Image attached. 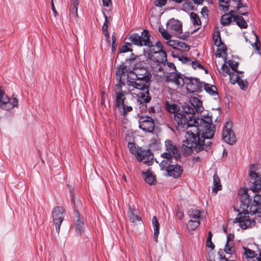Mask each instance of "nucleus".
I'll return each instance as SVG.
<instances>
[{"mask_svg": "<svg viewBox=\"0 0 261 261\" xmlns=\"http://www.w3.org/2000/svg\"><path fill=\"white\" fill-rule=\"evenodd\" d=\"M224 250L226 253L232 254L234 251V248L232 246V243L227 242L225 246Z\"/></svg>", "mask_w": 261, "mask_h": 261, "instance_id": "obj_41", "label": "nucleus"}, {"mask_svg": "<svg viewBox=\"0 0 261 261\" xmlns=\"http://www.w3.org/2000/svg\"><path fill=\"white\" fill-rule=\"evenodd\" d=\"M200 224L199 220H190L187 225L188 228L190 230H193L196 229Z\"/></svg>", "mask_w": 261, "mask_h": 261, "instance_id": "obj_34", "label": "nucleus"}, {"mask_svg": "<svg viewBox=\"0 0 261 261\" xmlns=\"http://www.w3.org/2000/svg\"><path fill=\"white\" fill-rule=\"evenodd\" d=\"M126 80L127 84L129 86L128 91L132 95H136L138 102L142 104L150 101V78L147 74V71L145 72V75L139 77L138 74L134 73L130 68Z\"/></svg>", "mask_w": 261, "mask_h": 261, "instance_id": "obj_3", "label": "nucleus"}, {"mask_svg": "<svg viewBox=\"0 0 261 261\" xmlns=\"http://www.w3.org/2000/svg\"><path fill=\"white\" fill-rule=\"evenodd\" d=\"M84 223L79 218L75 222V229L77 233H82L84 230Z\"/></svg>", "mask_w": 261, "mask_h": 261, "instance_id": "obj_29", "label": "nucleus"}, {"mask_svg": "<svg viewBox=\"0 0 261 261\" xmlns=\"http://www.w3.org/2000/svg\"><path fill=\"white\" fill-rule=\"evenodd\" d=\"M189 216L191 219L199 220L200 217V211L197 209H191L188 212Z\"/></svg>", "mask_w": 261, "mask_h": 261, "instance_id": "obj_27", "label": "nucleus"}, {"mask_svg": "<svg viewBox=\"0 0 261 261\" xmlns=\"http://www.w3.org/2000/svg\"><path fill=\"white\" fill-rule=\"evenodd\" d=\"M233 21L236 22L238 25L241 28L245 29L247 27V23L244 19L241 16L235 15L233 17Z\"/></svg>", "mask_w": 261, "mask_h": 261, "instance_id": "obj_26", "label": "nucleus"}, {"mask_svg": "<svg viewBox=\"0 0 261 261\" xmlns=\"http://www.w3.org/2000/svg\"><path fill=\"white\" fill-rule=\"evenodd\" d=\"M203 86L206 92L210 95H217V88L216 86L211 85L208 84H204Z\"/></svg>", "mask_w": 261, "mask_h": 261, "instance_id": "obj_28", "label": "nucleus"}, {"mask_svg": "<svg viewBox=\"0 0 261 261\" xmlns=\"http://www.w3.org/2000/svg\"><path fill=\"white\" fill-rule=\"evenodd\" d=\"M122 107L123 108H120L118 109L120 115L122 116H125L128 112L132 111L133 110L132 107L125 106L124 104L123 106H122Z\"/></svg>", "mask_w": 261, "mask_h": 261, "instance_id": "obj_37", "label": "nucleus"}, {"mask_svg": "<svg viewBox=\"0 0 261 261\" xmlns=\"http://www.w3.org/2000/svg\"><path fill=\"white\" fill-rule=\"evenodd\" d=\"M244 253L246 254L247 257L253 258L256 256L255 252L250 249L247 248H244Z\"/></svg>", "mask_w": 261, "mask_h": 261, "instance_id": "obj_42", "label": "nucleus"}, {"mask_svg": "<svg viewBox=\"0 0 261 261\" xmlns=\"http://www.w3.org/2000/svg\"><path fill=\"white\" fill-rule=\"evenodd\" d=\"M167 109L170 113H174V120L176 129L180 132L186 130V140L182 146L188 153L194 150L199 152L202 150L207 151L211 143L205 139L213 137L215 126L212 123L211 117H204L199 118L194 117L193 108L189 105L184 106L182 110H178L175 104H167Z\"/></svg>", "mask_w": 261, "mask_h": 261, "instance_id": "obj_1", "label": "nucleus"}, {"mask_svg": "<svg viewBox=\"0 0 261 261\" xmlns=\"http://www.w3.org/2000/svg\"><path fill=\"white\" fill-rule=\"evenodd\" d=\"M255 38H256V42H255L254 44H252V46H253V47H255V48H256V49H258H258H259V46H260V42H259V41H258V40H257V35H255Z\"/></svg>", "mask_w": 261, "mask_h": 261, "instance_id": "obj_52", "label": "nucleus"}, {"mask_svg": "<svg viewBox=\"0 0 261 261\" xmlns=\"http://www.w3.org/2000/svg\"><path fill=\"white\" fill-rule=\"evenodd\" d=\"M167 3V0H156L154 5L158 7H162Z\"/></svg>", "mask_w": 261, "mask_h": 261, "instance_id": "obj_48", "label": "nucleus"}, {"mask_svg": "<svg viewBox=\"0 0 261 261\" xmlns=\"http://www.w3.org/2000/svg\"><path fill=\"white\" fill-rule=\"evenodd\" d=\"M103 5L105 7H109L110 4L111 3V0H102Z\"/></svg>", "mask_w": 261, "mask_h": 261, "instance_id": "obj_56", "label": "nucleus"}, {"mask_svg": "<svg viewBox=\"0 0 261 261\" xmlns=\"http://www.w3.org/2000/svg\"><path fill=\"white\" fill-rule=\"evenodd\" d=\"M229 81L231 84L234 85L236 84L241 77H243V76H239L234 71L229 73Z\"/></svg>", "mask_w": 261, "mask_h": 261, "instance_id": "obj_30", "label": "nucleus"}, {"mask_svg": "<svg viewBox=\"0 0 261 261\" xmlns=\"http://www.w3.org/2000/svg\"><path fill=\"white\" fill-rule=\"evenodd\" d=\"M79 5V0H71L70 6L69 17L75 19L78 17L77 9Z\"/></svg>", "mask_w": 261, "mask_h": 261, "instance_id": "obj_21", "label": "nucleus"}, {"mask_svg": "<svg viewBox=\"0 0 261 261\" xmlns=\"http://www.w3.org/2000/svg\"><path fill=\"white\" fill-rule=\"evenodd\" d=\"M219 6L224 11H227L230 5H228L229 0H219Z\"/></svg>", "mask_w": 261, "mask_h": 261, "instance_id": "obj_39", "label": "nucleus"}, {"mask_svg": "<svg viewBox=\"0 0 261 261\" xmlns=\"http://www.w3.org/2000/svg\"><path fill=\"white\" fill-rule=\"evenodd\" d=\"M152 223L154 231V237L155 241H158V237L159 234V226L160 224L155 216H154L152 219Z\"/></svg>", "mask_w": 261, "mask_h": 261, "instance_id": "obj_25", "label": "nucleus"}, {"mask_svg": "<svg viewBox=\"0 0 261 261\" xmlns=\"http://www.w3.org/2000/svg\"><path fill=\"white\" fill-rule=\"evenodd\" d=\"M136 159L139 162L144 161V163L149 165L152 163L153 154L149 150H142L141 148Z\"/></svg>", "mask_w": 261, "mask_h": 261, "instance_id": "obj_17", "label": "nucleus"}, {"mask_svg": "<svg viewBox=\"0 0 261 261\" xmlns=\"http://www.w3.org/2000/svg\"><path fill=\"white\" fill-rule=\"evenodd\" d=\"M218 47L216 56L217 57H222L224 58V59H226L227 57V53H226V46L223 43L221 45H219V46H217Z\"/></svg>", "mask_w": 261, "mask_h": 261, "instance_id": "obj_24", "label": "nucleus"}, {"mask_svg": "<svg viewBox=\"0 0 261 261\" xmlns=\"http://www.w3.org/2000/svg\"><path fill=\"white\" fill-rule=\"evenodd\" d=\"M233 238L234 235L232 234H229L227 237V242L232 243Z\"/></svg>", "mask_w": 261, "mask_h": 261, "instance_id": "obj_54", "label": "nucleus"}, {"mask_svg": "<svg viewBox=\"0 0 261 261\" xmlns=\"http://www.w3.org/2000/svg\"><path fill=\"white\" fill-rule=\"evenodd\" d=\"M156 47L157 51H153L154 54H148V59L150 62L153 70L158 72L164 70L167 61V55L166 52L163 50L160 42L156 43Z\"/></svg>", "mask_w": 261, "mask_h": 261, "instance_id": "obj_4", "label": "nucleus"}, {"mask_svg": "<svg viewBox=\"0 0 261 261\" xmlns=\"http://www.w3.org/2000/svg\"><path fill=\"white\" fill-rule=\"evenodd\" d=\"M190 17L194 25H201V21L198 15L194 12L191 13Z\"/></svg>", "mask_w": 261, "mask_h": 261, "instance_id": "obj_35", "label": "nucleus"}, {"mask_svg": "<svg viewBox=\"0 0 261 261\" xmlns=\"http://www.w3.org/2000/svg\"><path fill=\"white\" fill-rule=\"evenodd\" d=\"M232 123L227 121L224 125L222 132V139L229 144L232 145L237 141L234 133L232 130Z\"/></svg>", "mask_w": 261, "mask_h": 261, "instance_id": "obj_8", "label": "nucleus"}, {"mask_svg": "<svg viewBox=\"0 0 261 261\" xmlns=\"http://www.w3.org/2000/svg\"><path fill=\"white\" fill-rule=\"evenodd\" d=\"M190 64H191L193 68L194 69H196L197 67L199 68L200 69H203V67L202 65H201L198 62L195 61H192Z\"/></svg>", "mask_w": 261, "mask_h": 261, "instance_id": "obj_49", "label": "nucleus"}, {"mask_svg": "<svg viewBox=\"0 0 261 261\" xmlns=\"http://www.w3.org/2000/svg\"><path fill=\"white\" fill-rule=\"evenodd\" d=\"M177 47H180L185 49H186L187 48L188 50L190 48V46L189 45H187L185 43L182 42H179V41H178Z\"/></svg>", "mask_w": 261, "mask_h": 261, "instance_id": "obj_51", "label": "nucleus"}, {"mask_svg": "<svg viewBox=\"0 0 261 261\" xmlns=\"http://www.w3.org/2000/svg\"><path fill=\"white\" fill-rule=\"evenodd\" d=\"M229 66L231 67L234 71L237 70V68L239 66V63L232 60H229L228 62Z\"/></svg>", "mask_w": 261, "mask_h": 261, "instance_id": "obj_46", "label": "nucleus"}, {"mask_svg": "<svg viewBox=\"0 0 261 261\" xmlns=\"http://www.w3.org/2000/svg\"><path fill=\"white\" fill-rule=\"evenodd\" d=\"M193 3L195 4H201L203 2L204 0H192Z\"/></svg>", "mask_w": 261, "mask_h": 261, "instance_id": "obj_58", "label": "nucleus"}, {"mask_svg": "<svg viewBox=\"0 0 261 261\" xmlns=\"http://www.w3.org/2000/svg\"><path fill=\"white\" fill-rule=\"evenodd\" d=\"M122 87L120 85H116L114 89L116 95L115 107L118 110L123 108L122 106L124 104V101L125 98L124 95L127 93L126 91H122Z\"/></svg>", "mask_w": 261, "mask_h": 261, "instance_id": "obj_15", "label": "nucleus"}, {"mask_svg": "<svg viewBox=\"0 0 261 261\" xmlns=\"http://www.w3.org/2000/svg\"><path fill=\"white\" fill-rule=\"evenodd\" d=\"M130 68L125 65H121L117 67L116 73V79L118 82L116 85H120L121 87L125 85V81L128 77Z\"/></svg>", "mask_w": 261, "mask_h": 261, "instance_id": "obj_12", "label": "nucleus"}, {"mask_svg": "<svg viewBox=\"0 0 261 261\" xmlns=\"http://www.w3.org/2000/svg\"><path fill=\"white\" fill-rule=\"evenodd\" d=\"M183 62L184 63H188V62H190V60L188 58L186 57L183 58Z\"/></svg>", "mask_w": 261, "mask_h": 261, "instance_id": "obj_62", "label": "nucleus"}, {"mask_svg": "<svg viewBox=\"0 0 261 261\" xmlns=\"http://www.w3.org/2000/svg\"><path fill=\"white\" fill-rule=\"evenodd\" d=\"M206 246L208 248H210L211 249H213L215 247V245L213 243L212 241L206 242Z\"/></svg>", "mask_w": 261, "mask_h": 261, "instance_id": "obj_55", "label": "nucleus"}, {"mask_svg": "<svg viewBox=\"0 0 261 261\" xmlns=\"http://www.w3.org/2000/svg\"><path fill=\"white\" fill-rule=\"evenodd\" d=\"M167 29L175 36L183 40H186L189 36L181 35L182 34V23L174 19H170L167 23Z\"/></svg>", "mask_w": 261, "mask_h": 261, "instance_id": "obj_9", "label": "nucleus"}, {"mask_svg": "<svg viewBox=\"0 0 261 261\" xmlns=\"http://www.w3.org/2000/svg\"><path fill=\"white\" fill-rule=\"evenodd\" d=\"M185 77L184 75L176 72H171L166 76V81L175 84L177 88L181 87L185 84Z\"/></svg>", "mask_w": 261, "mask_h": 261, "instance_id": "obj_14", "label": "nucleus"}, {"mask_svg": "<svg viewBox=\"0 0 261 261\" xmlns=\"http://www.w3.org/2000/svg\"><path fill=\"white\" fill-rule=\"evenodd\" d=\"M112 43L113 44H115L116 41V38L115 36V35H113L112 36Z\"/></svg>", "mask_w": 261, "mask_h": 261, "instance_id": "obj_61", "label": "nucleus"}, {"mask_svg": "<svg viewBox=\"0 0 261 261\" xmlns=\"http://www.w3.org/2000/svg\"><path fill=\"white\" fill-rule=\"evenodd\" d=\"M166 152L161 156L163 158L173 159L175 161L180 158L181 154L178 147L172 143L171 140H167L165 142Z\"/></svg>", "mask_w": 261, "mask_h": 261, "instance_id": "obj_6", "label": "nucleus"}, {"mask_svg": "<svg viewBox=\"0 0 261 261\" xmlns=\"http://www.w3.org/2000/svg\"><path fill=\"white\" fill-rule=\"evenodd\" d=\"M128 147L129 148V150L130 153L132 154H134L136 158L137 155L138 154L141 148L137 147L134 143H130V142L128 143Z\"/></svg>", "mask_w": 261, "mask_h": 261, "instance_id": "obj_31", "label": "nucleus"}, {"mask_svg": "<svg viewBox=\"0 0 261 261\" xmlns=\"http://www.w3.org/2000/svg\"><path fill=\"white\" fill-rule=\"evenodd\" d=\"M64 217V209L61 206H57L53 210V219L57 232L59 233L60 226Z\"/></svg>", "mask_w": 261, "mask_h": 261, "instance_id": "obj_11", "label": "nucleus"}, {"mask_svg": "<svg viewBox=\"0 0 261 261\" xmlns=\"http://www.w3.org/2000/svg\"><path fill=\"white\" fill-rule=\"evenodd\" d=\"M249 176L250 178L254 180L252 183L251 190L255 193L261 192V175H258L256 172L253 171L249 172Z\"/></svg>", "mask_w": 261, "mask_h": 261, "instance_id": "obj_16", "label": "nucleus"}, {"mask_svg": "<svg viewBox=\"0 0 261 261\" xmlns=\"http://www.w3.org/2000/svg\"><path fill=\"white\" fill-rule=\"evenodd\" d=\"M237 11L238 13L241 15H245L247 14V7L244 5L242 3H237Z\"/></svg>", "mask_w": 261, "mask_h": 261, "instance_id": "obj_32", "label": "nucleus"}, {"mask_svg": "<svg viewBox=\"0 0 261 261\" xmlns=\"http://www.w3.org/2000/svg\"><path fill=\"white\" fill-rule=\"evenodd\" d=\"M177 41H174L171 40H170L167 42L168 45L174 48H176L177 47Z\"/></svg>", "mask_w": 261, "mask_h": 261, "instance_id": "obj_50", "label": "nucleus"}, {"mask_svg": "<svg viewBox=\"0 0 261 261\" xmlns=\"http://www.w3.org/2000/svg\"><path fill=\"white\" fill-rule=\"evenodd\" d=\"M139 127L144 132L152 133L154 129V120L149 116L141 117L139 120Z\"/></svg>", "mask_w": 261, "mask_h": 261, "instance_id": "obj_13", "label": "nucleus"}, {"mask_svg": "<svg viewBox=\"0 0 261 261\" xmlns=\"http://www.w3.org/2000/svg\"><path fill=\"white\" fill-rule=\"evenodd\" d=\"M159 32L161 34L162 37L166 40H169L172 37V35H170L166 30L159 28Z\"/></svg>", "mask_w": 261, "mask_h": 261, "instance_id": "obj_40", "label": "nucleus"}, {"mask_svg": "<svg viewBox=\"0 0 261 261\" xmlns=\"http://www.w3.org/2000/svg\"><path fill=\"white\" fill-rule=\"evenodd\" d=\"M139 214V211L135 205H129L128 215L129 220L132 222L135 223L137 221H141Z\"/></svg>", "mask_w": 261, "mask_h": 261, "instance_id": "obj_19", "label": "nucleus"}, {"mask_svg": "<svg viewBox=\"0 0 261 261\" xmlns=\"http://www.w3.org/2000/svg\"><path fill=\"white\" fill-rule=\"evenodd\" d=\"M104 34L107 38L108 42L110 43V36L109 35L108 31L104 32Z\"/></svg>", "mask_w": 261, "mask_h": 261, "instance_id": "obj_59", "label": "nucleus"}, {"mask_svg": "<svg viewBox=\"0 0 261 261\" xmlns=\"http://www.w3.org/2000/svg\"><path fill=\"white\" fill-rule=\"evenodd\" d=\"M149 32L147 30H144L142 32L141 35L133 34L128 38L129 40L138 46H146L150 48L148 54H154L153 51H157L156 44L153 45L150 41Z\"/></svg>", "mask_w": 261, "mask_h": 261, "instance_id": "obj_5", "label": "nucleus"}, {"mask_svg": "<svg viewBox=\"0 0 261 261\" xmlns=\"http://www.w3.org/2000/svg\"><path fill=\"white\" fill-rule=\"evenodd\" d=\"M222 190V185L221 184L220 179L217 174H215L213 176V188L212 192L216 194L218 191Z\"/></svg>", "mask_w": 261, "mask_h": 261, "instance_id": "obj_22", "label": "nucleus"}, {"mask_svg": "<svg viewBox=\"0 0 261 261\" xmlns=\"http://www.w3.org/2000/svg\"><path fill=\"white\" fill-rule=\"evenodd\" d=\"M207 12H208V10L206 7H204L202 9L201 13L203 14H205L206 15H207Z\"/></svg>", "mask_w": 261, "mask_h": 261, "instance_id": "obj_60", "label": "nucleus"}, {"mask_svg": "<svg viewBox=\"0 0 261 261\" xmlns=\"http://www.w3.org/2000/svg\"><path fill=\"white\" fill-rule=\"evenodd\" d=\"M233 11H231L229 13L224 14L222 16L221 19V23L223 25H229L233 18L234 16Z\"/></svg>", "mask_w": 261, "mask_h": 261, "instance_id": "obj_23", "label": "nucleus"}, {"mask_svg": "<svg viewBox=\"0 0 261 261\" xmlns=\"http://www.w3.org/2000/svg\"><path fill=\"white\" fill-rule=\"evenodd\" d=\"M53 1L54 0H51V10H52V11L54 12V16L55 17H56L57 16V15H58V12L56 10Z\"/></svg>", "mask_w": 261, "mask_h": 261, "instance_id": "obj_53", "label": "nucleus"}, {"mask_svg": "<svg viewBox=\"0 0 261 261\" xmlns=\"http://www.w3.org/2000/svg\"><path fill=\"white\" fill-rule=\"evenodd\" d=\"M115 45H116V44H113L112 43V51L113 52H114L115 51Z\"/></svg>", "mask_w": 261, "mask_h": 261, "instance_id": "obj_63", "label": "nucleus"}, {"mask_svg": "<svg viewBox=\"0 0 261 261\" xmlns=\"http://www.w3.org/2000/svg\"><path fill=\"white\" fill-rule=\"evenodd\" d=\"M256 259L258 261H261V253H259L258 256L256 257Z\"/></svg>", "mask_w": 261, "mask_h": 261, "instance_id": "obj_64", "label": "nucleus"}, {"mask_svg": "<svg viewBox=\"0 0 261 261\" xmlns=\"http://www.w3.org/2000/svg\"><path fill=\"white\" fill-rule=\"evenodd\" d=\"M18 105L16 97L10 99L5 93L2 87L0 86V108L7 111L10 110Z\"/></svg>", "mask_w": 261, "mask_h": 261, "instance_id": "obj_7", "label": "nucleus"}, {"mask_svg": "<svg viewBox=\"0 0 261 261\" xmlns=\"http://www.w3.org/2000/svg\"><path fill=\"white\" fill-rule=\"evenodd\" d=\"M145 180L149 185L154 184L155 180V176L151 173H147L145 177Z\"/></svg>", "mask_w": 261, "mask_h": 261, "instance_id": "obj_36", "label": "nucleus"}, {"mask_svg": "<svg viewBox=\"0 0 261 261\" xmlns=\"http://www.w3.org/2000/svg\"><path fill=\"white\" fill-rule=\"evenodd\" d=\"M172 160H173V159L164 158V160H163L160 163V167L161 169H164L166 168V169L168 165H171L170 164L173 163Z\"/></svg>", "mask_w": 261, "mask_h": 261, "instance_id": "obj_38", "label": "nucleus"}, {"mask_svg": "<svg viewBox=\"0 0 261 261\" xmlns=\"http://www.w3.org/2000/svg\"><path fill=\"white\" fill-rule=\"evenodd\" d=\"M190 102L193 107L194 112H197V113H201L203 111L204 108L202 107V101H200L197 97H192L190 99ZM191 108V107L189 106Z\"/></svg>", "mask_w": 261, "mask_h": 261, "instance_id": "obj_20", "label": "nucleus"}, {"mask_svg": "<svg viewBox=\"0 0 261 261\" xmlns=\"http://www.w3.org/2000/svg\"><path fill=\"white\" fill-rule=\"evenodd\" d=\"M104 16H105V22L102 27V30L103 33L108 31V16L107 15H106L105 14H104Z\"/></svg>", "mask_w": 261, "mask_h": 261, "instance_id": "obj_47", "label": "nucleus"}, {"mask_svg": "<svg viewBox=\"0 0 261 261\" xmlns=\"http://www.w3.org/2000/svg\"><path fill=\"white\" fill-rule=\"evenodd\" d=\"M238 195L240 196V207L242 211L239 212L233 223H239L242 229H246L252 227L255 224L254 220L250 219L248 215L249 213L255 214L259 213L261 211V195H255L252 201L246 189H241L239 191Z\"/></svg>", "mask_w": 261, "mask_h": 261, "instance_id": "obj_2", "label": "nucleus"}, {"mask_svg": "<svg viewBox=\"0 0 261 261\" xmlns=\"http://www.w3.org/2000/svg\"><path fill=\"white\" fill-rule=\"evenodd\" d=\"M131 44L130 43H127L125 45H123L121 47V48L119 49V53H126L129 51L132 50L128 46H130Z\"/></svg>", "mask_w": 261, "mask_h": 261, "instance_id": "obj_45", "label": "nucleus"}, {"mask_svg": "<svg viewBox=\"0 0 261 261\" xmlns=\"http://www.w3.org/2000/svg\"><path fill=\"white\" fill-rule=\"evenodd\" d=\"M166 170L169 176L174 178L179 177L183 171L182 168L177 164L168 165Z\"/></svg>", "mask_w": 261, "mask_h": 261, "instance_id": "obj_18", "label": "nucleus"}, {"mask_svg": "<svg viewBox=\"0 0 261 261\" xmlns=\"http://www.w3.org/2000/svg\"><path fill=\"white\" fill-rule=\"evenodd\" d=\"M220 73L223 74V75L226 76V74H229L230 72L229 68L225 64H224L219 71Z\"/></svg>", "mask_w": 261, "mask_h": 261, "instance_id": "obj_43", "label": "nucleus"}, {"mask_svg": "<svg viewBox=\"0 0 261 261\" xmlns=\"http://www.w3.org/2000/svg\"><path fill=\"white\" fill-rule=\"evenodd\" d=\"M185 84L186 85V89L189 93H194L201 91L203 83L200 82L198 79L186 77Z\"/></svg>", "mask_w": 261, "mask_h": 261, "instance_id": "obj_10", "label": "nucleus"}, {"mask_svg": "<svg viewBox=\"0 0 261 261\" xmlns=\"http://www.w3.org/2000/svg\"><path fill=\"white\" fill-rule=\"evenodd\" d=\"M238 84L240 89L244 91H246L248 88L249 84L246 79H243L241 77L237 83Z\"/></svg>", "mask_w": 261, "mask_h": 261, "instance_id": "obj_33", "label": "nucleus"}, {"mask_svg": "<svg viewBox=\"0 0 261 261\" xmlns=\"http://www.w3.org/2000/svg\"><path fill=\"white\" fill-rule=\"evenodd\" d=\"M213 40L216 46H219V45L223 44L221 41L220 33L219 32H217V35L214 37Z\"/></svg>", "mask_w": 261, "mask_h": 261, "instance_id": "obj_44", "label": "nucleus"}, {"mask_svg": "<svg viewBox=\"0 0 261 261\" xmlns=\"http://www.w3.org/2000/svg\"><path fill=\"white\" fill-rule=\"evenodd\" d=\"M166 64H167L168 67H169V68H170L171 69H175V66L173 63H170V62H168L166 61Z\"/></svg>", "mask_w": 261, "mask_h": 261, "instance_id": "obj_57", "label": "nucleus"}]
</instances>
